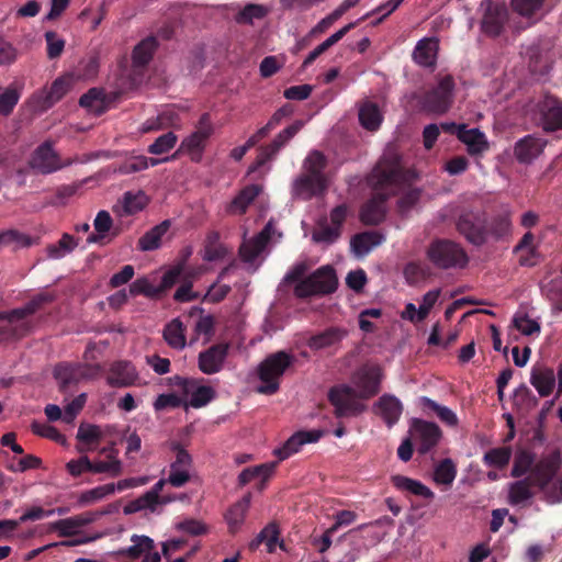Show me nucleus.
<instances>
[{
    "label": "nucleus",
    "mask_w": 562,
    "mask_h": 562,
    "mask_svg": "<svg viewBox=\"0 0 562 562\" xmlns=\"http://www.w3.org/2000/svg\"><path fill=\"white\" fill-rule=\"evenodd\" d=\"M76 81L68 72L53 81L47 90L56 102H58L72 87Z\"/></svg>",
    "instance_id": "64"
},
{
    "label": "nucleus",
    "mask_w": 562,
    "mask_h": 562,
    "mask_svg": "<svg viewBox=\"0 0 562 562\" xmlns=\"http://www.w3.org/2000/svg\"><path fill=\"white\" fill-rule=\"evenodd\" d=\"M100 61L98 55L93 54L83 58L79 61L78 66L70 71V76L74 80L86 81L97 77L99 72Z\"/></svg>",
    "instance_id": "40"
},
{
    "label": "nucleus",
    "mask_w": 562,
    "mask_h": 562,
    "mask_svg": "<svg viewBox=\"0 0 562 562\" xmlns=\"http://www.w3.org/2000/svg\"><path fill=\"white\" fill-rule=\"evenodd\" d=\"M484 13L481 21L482 31L488 36H498L508 20V11L504 3L484 0Z\"/></svg>",
    "instance_id": "18"
},
{
    "label": "nucleus",
    "mask_w": 562,
    "mask_h": 562,
    "mask_svg": "<svg viewBox=\"0 0 562 562\" xmlns=\"http://www.w3.org/2000/svg\"><path fill=\"white\" fill-rule=\"evenodd\" d=\"M214 131L215 127L210 113H203L196 122L193 132L182 139L178 153L189 155L190 159L194 162L201 161L203 151Z\"/></svg>",
    "instance_id": "9"
},
{
    "label": "nucleus",
    "mask_w": 562,
    "mask_h": 562,
    "mask_svg": "<svg viewBox=\"0 0 562 562\" xmlns=\"http://www.w3.org/2000/svg\"><path fill=\"white\" fill-rule=\"evenodd\" d=\"M269 238V229L266 227L257 236L245 241L239 249L241 259L246 262H252L263 251Z\"/></svg>",
    "instance_id": "32"
},
{
    "label": "nucleus",
    "mask_w": 562,
    "mask_h": 562,
    "mask_svg": "<svg viewBox=\"0 0 562 562\" xmlns=\"http://www.w3.org/2000/svg\"><path fill=\"white\" fill-rule=\"evenodd\" d=\"M178 137L173 132H168L160 135L156 140L148 146V153L153 155H162L168 153L177 144Z\"/></svg>",
    "instance_id": "61"
},
{
    "label": "nucleus",
    "mask_w": 562,
    "mask_h": 562,
    "mask_svg": "<svg viewBox=\"0 0 562 562\" xmlns=\"http://www.w3.org/2000/svg\"><path fill=\"white\" fill-rule=\"evenodd\" d=\"M530 383L540 396H549L555 386L553 370L542 366L533 367L530 374Z\"/></svg>",
    "instance_id": "28"
},
{
    "label": "nucleus",
    "mask_w": 562,
    "mask_h": 562,
    "mask_svg": "<svg viewBox=\"0 0 562 562\" xmlns=\"http://www.w3.org/2000/svg\"><path fill=\"white\" fill-rule=\"evenodd\" d=\"M442 128L456 134L467 145L470 155H479L488 149V142L479 128H468L464 124L457 125L454 123L442 124Z\"/></svg>",
    "instance_id": "19"
},
{
    "label": "nucleus",
    "mask_w": 562,
    "mask_h": 562,
    "mask_svg": "<svg viewBox=\"0 0 562 562\" xmlns=\"http://www.w3.org/2000/svg\"><path fill=\"white\" fill-rule=\"evenodd\" d=\"M294 361L295 357L286 351H277L267 356L257 368V374L261 382L257 392L267 395L277 393L281 378Z\"/></svg>",
    "instance_id": "4"
},
{
    "label": "nucleus",
    "mask_w": 562,
    "mask_h": 562,
    "mask_svg": "<svg viewBox=\"0 0 562 562\" xmlns=\"http://www.w3.org/2000/svg\"><path fill=\"white\" fill-rule=\"evenodd\" d=\"M338 279L330 266H323L301 280L294 288L293 293L299 299L327 295L336 291Z\"/></svg>",
    "instance_id": "6"
},
{
    "label": "nucleus",
    "mask_w": 562,
    "mask_h": 562,
    "mask_svg": "<svg viewBox=\"0 0 562 562\" xmlns=\"http://www.w3.org/2000/svg\"><path fill=\"white\" fill-rule=\"evenodd\" d=\"M148 168V158L146 156H132L126 159L119 167L113 169L114 172H119L121 175H130L134 172H138Z\"/></svg>",
    "instance_id": "62"
},
{
    "label": "nucleus",
    "mask_w": 562,
    "mask_h": 562,
    "mask_svg": "<svg viewBox=\"0 0 562 562\" xmlns=\"http://www.w3.org/2000/svg\"><path fill=\"white\" fill-rule=\"evenodd\" d=\"M30 167L42 175L55 172L72 164L71 159L61 161L49 142L40 145L30 158Z\"/></svg>",
    "instance_id": "15"
},
{
    "label": "nucleus",
    "mask_w": 562,
    "mask_h": 562,
    "mask_svg": "<svg viewBox=\"0 0 562 562\" xmlns=\"http://www.w3.org/2000/svg\"><path fill=\"white\" fill-rule=\"evenodd\" d=\"M391 482L397 490L407 491L416 496L426 499H432L435 497L434 492L417 480L397 474L391 477Z\"/></svg>",
    "instance_id": "36"
},
{
    "label": "nucleus",
    "mask_w": 562,
    "mask_h": 562,
    "mask_svg": "<svg viewBox=\"0 0 562 562\" xmlns=\"http://www.w3.org/2000/svg\"><path fill=\"white\" fill-rule=\"evenodd\" d=\"M513 451L510 447H497L490 449L483 456L485 465L496 469H504L508 465Z\"/></svg>",
    "instance_id": "47"
},
{
    "label": "nucleus",
    "mask_w": 562,
    "mask_h": 562,
    "mask_svg": "<svg viewBox=\"0 0 562 562\" xmlns=\"http://www.w3.org/2000/svg\"><path fill=\"white\" fill-rule=\"evenodd\" d=\"M546 144L547 142L541 138L527 135L516 143L515 157L519 162L529 164L543 151Z\"/></svg>",
    "instance_id": "26"
},
{
    "label": "nucleus",
    "mask_w": 562,
    "mask_h": 562,
    "mask_svg": "<svg viewBox=\"0 0 562 562\" xmlns=\"http://www.w3.org/2000/svg\"><path fill=\"white\" fill-rule=\"evenodd\" d=\"M438 40L424 37L419 40L413 52V59L422 67H432L437 60Z\"/></svg>",
    "instance_id": "27"
},
{
    "label": "nucleus",
    "mask_w": 562,
    "mask_h": 562,
    "mask_svg": "<svg viewBox=\"0 0 562 562\" xmlns=\"http://www.w3.org/2000/svg\"><path fill=\"white\" fill-rule=\"evenodd\" d=\"M249 505L250 495H246L228 509L226 520L232 532H235L244 522Z\"/></svg>",
    "instance_id": "46"
},
{
    "label": "nucleus",
    "mask_w": 562,
    "mask_h": 562,
    "mask_svg": "<svg viewBox=\"0 0 562 562\" xmlns=\"http://www.w3.org/2000/svg\"><path fill=\"white\" fill-rule=\"evenodd\" d=\"M100 371L99 364L64 362L55 367L54 376L58 381L59 390L65 393L71 385L95 378Z\"/></svg>",
    "instance_id": "10"
},
{
    "label": "nucleus",
    "mask_w": 562,
    "mask_h": 562,
    "mask_svg": "<svg viewBox=\"0 0 562 562\" xmlns=\"http://www.w3.org/2000/svg\"><path fill=\"white\" fill-rule=\"evenodd\" d=\"M175 384L180 387L183 398L189 397L188 407L201 408L215 398V390L202 383L199 379L175 378Z\"/></svg>",
    "instance_id": "12"
},
{
    "label": "nucleus",
    "mask_w": 562,
    "mask_h": 562,
    "mask_svg": "<svg viewBox=\"0 0 562 562\" xmlns=\"http://www.w3.org/2000/svg\"><path fill=\"white\" fill-rule=\"evenodd\" d=\"M269 13V9L262 4L249 3L235 16L239 24H252L254 20H261Z\"/></svg>",
    "instance_id": "53"
},
{
    "label": "nucleus",
    "mask_w": 562,
    "mask_h": 562,
    "mask_svg": "<svg viewBox=\"0 0 562 562\" xmlns=\"http://www.w3.org/2000/svg\"><path fill=\"white\" fill-rule=\"evenodd\" d=\"M103 437V430L98 425L81 424L77 431V439L83 443H98Z\"/></svg>",
    "instance_id": "63"
},
{
    "label": "nucleus",
    "mask_w": 562,
    "mask_h": 562,
    "mask_svg": "<svg viewBox=\"0 0 562 562\" xmlns=\"http://www.w3.org/2000/svg\"><path fill=\"white\" fill-rule=\"evenodd\" d=\"M454 81L451 76L442 77L436 87L416 92L413 99L417 105L425 112L442 114L446 113L452 104V91Z\"/></svg>",
    "instance_id": "5"
},
{
    "label": "nucleus",
    "mask_w": 562,
    "mask_h": 562,
    "mask_svg": "<svg viewBox=\"0 0 562 562\" xmlns=\"http://www.w3.org/2000/svg\"><path fill=\"white\" fill-rule=\"evenodd\" d=\"M347 335V330L339 327H329L308 338L306 345L312 350H322L338 345Z\"/></svg>",
    "instance_id": "30"
},
{
    "label": "nucleus",
    "mask_w": 562,
    "mask_h": 562,
    "mask_svg": "<svg viewBox=\"0 0 562 562\" xmlns=\"http://www.w3.org/2000/svg\"><path fill=\"white\" fill-rule=\"evenodd\" d=\"M420 403L424 407L432 409L440 418V420L443 422L445 424L449 426L458 425V417L449 407L439 405L438 403L426 396H423L420 398Z\"/></svg>",
    "instance_id": "56"
},
{
    "label": "nucleus",
    "mask_w": 562,
    "mask_h": 562,
    "mask_svg": "<svg viewBox=\"0 0 562 562\" xmlns=\"http://www.w3.org/2000/svg\"><path fill=\"white\" fill-rule=\"evenodd\" d=\"M133 546L123 551L124 554L132 559L139 558L143 553H147L154 549V541L146 536H133Z\"/></svg>",
    "instance_id": "59"
},
{
    "label": "nucleus",
    "mask_w": 562,
    "mask_h": 562,
    "mask_svg": "<svg viewBox=\"0 0 562 562\" xmlns=\"http://www.w3.org/2000/svg\"><path fill=\"white\" fill-rule=\"evenodd\" d=\"M428 259L440 269L464 268L469 258L464 249L457 243L438 239L427 249Z\"/></svg>",
    "instance_id": "8"
},
{
    "label": "nucleus",
    "mask_w": 562,
    "mask_h": 562,
    "mask_svg": "<svg viewBox=\"0 0 562 562\" xmlns=\"http://www.w3.org/2000/svg\"><path fill=\"white\" fill-rule=\"evenodd\" d=\"M157 46V40L154 36H148L134 47L132 53V86H137L142 82L144 70L150 63Z\"/></svg>",
    "instance_id": "17"
},
{
    "label": "nucleus",
    "mask_w": 562,
    "mask_h": 562,
    "mask_svg": "<svg viewBox=\"0 0 562 562\" xmlns=\"http://www.w3.org/2000/svg\"><path fill=\"white\" fill-rule=\"evenodd\" d=\"M113 225L112 217L108 211H100L93 222L95 234H90L87 238L89 244H99L104 238L105 234L109 233Z\"/></svg>",
    "instance_id": "49"
},
{
    "label": "nucleus",
    "mask_w": 562,
    "mask_h": 562,
    "mask_svg": "<svg viewBox=\"0 0 562 562\" xmlns=\"http://www.w3.org/2000/svg\"><path fill=\"white\" fill-rule=\"evenodd\" d=\"M328 400L335 407V415L337 417L358 415L364 409V405L358 402L356 391L347 385L331 387L328 393Z\"/></svg>",
    "instance_id": "16"
},
{
    "label": "nucleus",
    "mask_w": 562,
    "mask_h": 562,
    "mask_svg": "<svg viewBox=\"0 0 562 562\" xmlns=\"http://www.w3.org/2000/svg\"><path fill=\"white\" fill-rule=\"evenodd\" d=\"M457 229L473 245L481 246L487 240L486 220L483 214L463 212L458 218Z\"/></svg>",
    "instance_id": "14"
},
{
    "label": "nucleus",
    "mask_w": 562,
    "mask_h": 562,
    "mask_svg": "<svg viewBox=\"0 0 562 562\" xmlns=\"http://www.w3.org/2000/svg\"><path fill=\"white\" fill-rule=\"evenodd\" d=\"M544 1L546 0H512V7L519 15L531 18L542 10Z\"/></svg>",
    "instance_id": "58"
},
{
    "label": "nucleus",
    "mask_w": 562,
    "mask_h": 562,
    "mask_svg": "<svg viewBox=\"0 0 562 562\" xmlns=\"http://www.w3.org/2000/svg\"><path fill=\"white\" fill-rule=\"evenodd\" d=\"M540 119L544 131L553 132L562 128V101L546 97L540 103Z\"/></svg>",
    "instance_id": "22"
},
{
    "label": "nucleus",
    "mask_w": 562,
    "mask_h": 562,
    "mask_svg": "<svg viewBox=\"0 0 562 562\" xmlns=\"http://www.w3.org/2000/svg\"><path fill=\"white\" fill-rule=\"evenodd\" d=\"M262 188L258 184H250L245 187L228 204L226 207V212L232 215H241L244 214L248 206L255 201V199L259 195Z\"/></svg>",
    "instance_id": "31"
},
{
    "label": "nucleus",
    "mask_w": 562,
    "mask_h": 562,
    "mask_svg": "<svg viewBox=\"0 0 562 562\" xmlns=\"http://www.w3.org/2000/svg\"><path fill=\"white\" fill-rule=\"evenodd\" d=\"M561 464V457L558 451L543 456L527 477L509 485V503L518 505L529 499L532 496L531 486H537L544 493L546 486L550 484Z\"/></svg>",
    "instance_id": "3"
},
{
    "label": "nucleus",
    "mask_w": 562,
    "mask_h": 562,
    "mask_svg": "<svg viewBox=\"0 0 562 562\" xmlns=\"http://www.w3.org/2000/svg\"><path fill=\"white\" fill-rule=\"evenodd\" d=\"M95 515L85 513L49 524V530L56 531L60 537H71L76 535L80 528L93 522Z\"/></svg>",
    "instance_id": "25"
},
{
    "label": "nucleus",
    "mask_w": 562,
    "mask_h": 562,
    "mask_svg": "<svg viewBox=\"0 0 562 562\" xmlns=\"http://www.w3.org/2000/svg\"><path fill=\"white\" fill-rule=\"evenodd\" d=\"M326 167L327 158L322 151H310L303 160L301 173L291 184L292 199L308 201L324 195L329 187Z\"/></svg>",
    "instance_id": "2"
},
{
    "label": "nucleus",
    "mask_w": 562,
    "mask_h": 562,
    "mask_svg": "<svg viewBox=\"0 0 562 562\" xmlns=\"http://www.w3.org/2000/svg\"><path fill=\"white\" fill-rule=\"evenodd\" d=\"M123 472V464L115 456L108 454L106 461H91V473L101 474L106 473L112 477L121 475Z\"/></svg>",
    "instance_id": "52"
},
{
    "label": "nucleus",
    "mask_w": 562,
    "mask_h": 562,
    "mask_svg": "<svg viewBox=\"0 0 562 562\" xmlns=\"http://www.w3.org/2000/svg\"><path fill=\"white\" fill-rule=\"evenodd\" d=\"M172 450L176 452V459L170 464L168 483L175 487H181L191 479L192 458L180 445L172 443Z\"/></svg>",
    "instance_id": "20"
},
{
    "label": "nucleus",
    "mask_w": 562,
    "mask_h": 562,
    "mask_svg": "<svg viewBox=\"0 0 562 562\" xmlns=\"http://www.w3.org/2000/svg\"><path fill=\"white\" fill-rule=\"evenodd\" d=\"M535 456L528 450H519L514 458V464L510 475L513 477H520L527 472L531 473L535 468Z\"/></svg>",
    "instance_id": "51"
},
{
    "label": "nucleus",
    "mask_w": 562,
    "mask_h": 562,
    "mask_svg": "<svg viewBox=\"0 0 562 562\" xmlns=\"http://www.w3.org/2000/svg\"><path fill=\"white\" fill-rule=\"evenodd\" d=\"M158 504L159 503L153 497V495L146 492L138 498L127 503L123 508V513L125 515H131L145 509L154 512Z\"/></svg>",
    "instance_id": "57"
},
{
    "label": "nucleus",
    "mask_w": 562,
    "mask_h": 562,
    "mask_svg": "<svg viewBox=\"0 0 562 562\" xmlns=\"http://www.w3.org/2000/svg\"><path fill=\"white\" fill-rule=\"evenodd\" d=\"M148 199L142 191L136 193L125 192L120 205L114 206V212L120 215H133L140 212L147 205Z\"/></svg>",
    "instance_id": "35"
},
{
    "label": "nucleus",
    "mask_w": 562,
    "mask_h": 562,
    "mask_svg": "<svg viewBox=\"0 0 562 562\" xmlns=\"http://www.w3.org/2000/svg\"><path fill=\"white\" fill-rule=\"evenodd\" d=\"M457 476V467L451 459L441 460L434 470L432 479L437 485L450 487Z\"/></svg>",
    "instance_id": "45"
},
{
    "label": "nucleus",
    "mask_w": 562,
    "mask_h": 562,
    "mask_svg": "<svg viewBox=\"0 0 562 562\" xmlns=\"http://www.w3.org/2000/svg\"><path fill=\"white\" fill-rule=\"evenodd\" d=\"M408 434L420 454L429 452L441 438V430L435 423L419 418L412 419Z\"/></svg>",
    "instance_id": "13"
},
{
    "label": "nucleus",
    "mask_w": 562,
    "mask_h": 562,
    "mask_svg": "<svg viewBox=\"0 0 562 562\" xmlns=\"http://www.w3.org/2000/svg\"><path fill=\"white\" fill-rule=\"evenodd\" d=\"M322 437V431H297L293 434L282 447L274 449L273 453L279 460H285L292 454L296 453L305 443L316 442Z\"/></svg>",
    "instance_id": "23"
},
{
    "label": "nucleus",
    "mask_w": 562,
    "mask_h": 562,
    "mask_svg": "<svg viewBox=\"0 0 562 562\" xmlns=\"http://www.w3.org/2000/svg\"><path fill=\"white\" fill-rule=\"evenodd\" d=\"M56 101L50 95L47 88L35 91L27 100V104L35 113H43L50 109Z\"/></svg>",
    "instance_id": "54"
},
{
    "label": "nucleus",
    "mask_w": 562,
    "mask_h": 562,
    "mask_svg": "<svg viewBox=\"0 0 562 562\" xmlns=\"http://www.w3.org/2000/svg\"><path fill=\"white\" fill-rule=\"evenodd\" d=\"M228 254V249L220 241V234L215 231L206 235L203 259L205 261H216L223 259Z\"/></svg>",
    "instance_id": "42"
},
{
    "label": "nucleus",
    "mask_w": 562,
    "mask_h": 562,
    "mask_svg": "<svg viewBox=\"0 0 562 562\" xmlns=\"http://www.w3.org/2000/svg\"><path fill=\"white\" fill-rule=\"evenodd\" d=\"M274 467V463H269L257 465L254 468H247L243 470L238 476L239 484L246 485L249 482H251L255 477H261L263 481H266L268 477L271 476Z\"/></svg>",
    "instance_id": "55"
},
{
    "label": "nucleus",
    "mask_w": 562,
    "mask_h": 562,
    "mask_svg": "<svg viewBox=\"0 0 562 562\" xmlns=\"http://www.w3.org/2000/svg\"><path fill=\"white\" fill-rule=\"evenodd\" d=\"M228 344H216L201 351L198 357L200 371L207 375L222 371L228 356Z\"/></svg>",
    "instance_id": "21"
},
{
    "label": "nucleus",
    "mask_w": 562,
    "mask_h": 562,
    "mask_svg": "<svg viewBox=\"0 0 562 562\" xmlns=\"http://www.w3.org/2000/svg\"><path fill=\"white\" fill-rule=\"evenodd\" d=\"M138 374L128 361H116L111 364L106 382L112 387H127L135 383Z\"/></svg>",
    "instance_id": "24"
},
{
    "label": "nucleus",
    "mask_w": 562,
    "mask_h": 562,
    "mask_svg": "<svg viewBox=\"0 0 562 562\" xmlns=\"http://www.w3.org/2000/svg\"><path fill=\"white\" fill-rule=\"evenodd\" d=\"M378 414L382 416L389 426L394 425L402 415L401 402L392 395L382 396L376 403Z\"/></svg>",
    "instance_id": "37"
},
{
    "label": "nucleus",
    "mask_w": 562,
    "mask_h": 562,
    "mask_svg": "<svg viewBox=\"0 0 562 562\" xmlns=\"http://www.w3.org/2000/svg\"><path fill=\"white\" fill-rule=\"evenodd\" d=\"M165 341L169 347L182 350L187 345L186 326L179 318L169 322L162 331Z\"/></svg>",
    "instance_id": "38"
},
{
    "label": "nucleus",
    "mask_w": 562,
    "mask_h": 562,
    "mask_svg": "<svg viewBox=\"0 0 562 562\" xmlns=\"http://www.w3.org/2000/svg\"><path fill=\"white\" fill-rule=\"evenodd\" d=\"M114 494V483H108L104 485H99L91 490L83 491L78 497L79 506H88L95 504L105 497Z\"/></svg>",
    "instance_id": "48"
},
{
    "label": "nucleus",
    "mask_w": 562,
    "mask_h": 562,
    "mask_svg": "<svg viewBox=\"0 0 562 562\" xmlns=\"http://www.w3.org/2000/svg\"><path fill=\"white\" fill-rule=\"evenodd\" d=\"M382 378V372L379 367H371L364 369L358 378L357 386L360 390L362 397H370L379 392V384Z\"/></svg>",
    "instance_id": "33"
},
{
    "label": "nucleus",
    "mask_w": 562,
    "mask_h": 562,
    "mask_svg": "<svg viewBox=\"0 0 562 562\" xmlns=\"http://www.w3.org/2000/svg\"><path fill=\"white\" fill-rule=\"evenodd\" d=\"M170 228V221L166 220L150 228L138 239V249L142 251H151L161 246V238Z\"/></svg>",
    "instance_id": "34"
},
{
    "label": "nucleus",
    "mask_w": 562,
    "mask_h": 562,
    "mask_svg": "<svg viewBox=\"0 0 562 562\" xmlns=\"http://www.w3.org/2000/svg\"><path fill=\"white\" fill-rule=\"evenodd\" d=\"M512 233V213L506 210L495 215L488 225L487 236L491 235L494 239H502Z\"/></svg>",
    "instance_id": "44"
},
{
    "label": "nucleus",
    "mask_w": 562,
    "mask_h": 562,
    "mask_svg": "<svg viewBox=\"0 0 562 562\" xmlns=\"http://www.w3.org/2000/svg\"><path fill=\"white\" fill-rule=\"evenodd\" d=\"M77 246L78 243L74 236L65 233L57 244H52L46 247L47 257L50 259H60L71 252Z\"/></svg>",
    "instance_id": "50"
},
{
    "label": "nucleus",
    "mask_w": 562,
    "mask_h": 562,
    "mask_svg": "<svg viewBox=\"0 0 562 562\" xmlns=\"http://www.w3.org/2000/svg\"><path fill=\"white\" fill-rule=\"evenodd\" d=\"M22 88L11 83L5 88L0 87V115L9 116L21 98Z\"/></svg>",
    "instance_id": "43"
},
{
    "label": "nucleus",
    "mask_w": 562,
    "mask_h": 562,
    "mask_svg": "<svg viewBox=\"0 0 562 562\" xmlns=\"http://www.w3.org/2000/svg\"><path fill=\"white\" fill-rule=\"evenodd\" d=\"M303 126L304 121L296 120L291 125L280 131L269 144L259 147L252 170L258 169L272 160L278 153L286 146L293 137H295Z\"/></svg>",
    "instance_id": "11"
},
{
    "label": "nucleus",
    "mask_w": 562,
    "mask_h": 562,
    "mask_svg": "<svg viewBox=\"0 0 562 562\" xmlns=\"http://www.w3.org/2000/svg\"><path fill=\"white\" fill-rule=\"evenodd\" d=\"M359 122L368 131H376L382 122V114L379 106L371 102L366 101L359 108Z\"/></svg>",
    "instance_id": "39"
},
{
    "label": "nucleus",
    "mask_w": 562,
    "mask_h": 562,
    "mask_svg": "<svg viewBox=\"0 0 562 562\" xmlns=\"http://www.w3.org/2000/svg\"><path fill=\"white\" fill-rule=\"evenodd\" d=\"M181 119L179 114L173 109H166L160 112L156 117L147 120L143 125L140 131L143 133H149L160 130H166L169 127L172 128H181Z\"/></svg>",
    "instance_id": "29"
},
{
    "label": "nucleus",
    "mask_w": 562,
    "mask_h": 562,
    "mask_svg": "<svg viewBox=\"0 0 562 562\" xmlns=\"http://www.w3.org/2000/svg\"><path fill=\"white\" fill-rule=\"evenodd\" d=\"M382 239V236L375 232L361 233L351 239V248L357 256L362 257L380 245Z\"/></svg>",
    "instance_id": "41"
},
{
    "label": "nucleus",
    "mask_w": 562,
    "mask_h": 562,
    "mask_svg": "<svg viewBox=\"0 0 562 562\" xmlns=\"http://www.w3.org/2000/svg\"><path fill=\"white\" fill-rule=\"evenodd\" d=\"M402 178L400 156L393 149H387L369 178V183L375 191L373 196L362 206L360 221L366 225L380 224L386 213L385 201L394 193V188Z\"/></svg>",
    "instance_id": "1"
},
{
    "label": "nucleus",
    "mask_w": 562,
    "mask_h": 562,
    "mask_svg": "<svg viewBox=\"0 0 562 562\" xmlns=\"http://www.w3.org/2000/svg\"><path fill=\"white\" fill-rule=\"evenodd\" d=\"M31 244V237L19 232L18 229H7L0 232V246L14 245L15 247H29Z\"/></svg>",
    "instance_id": "60"
},
{
    "label": "nucleus",
    "mask_w": 562,
    "mask_h": 562,
    "mask_svg": "<svg viewBox=\"0 0 562 562\" xmlns=\"http://www.w3.org/2000/svg\"><path fill=\"white\" fill-rule=\"evenodd\" d=\"M54 296L48 293H40L31 299L24 306L11 311L0 312V319L10 325V333L13 336L22 337L31 329L29 316L35 314L43 305L50 303Z\"/></svg>",
    "instance_id": "7"
}]
</instances>
